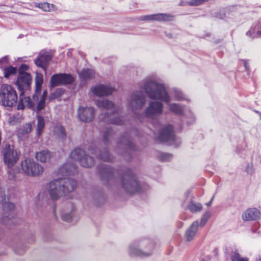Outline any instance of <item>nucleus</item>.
I'll return each instance as SVG.
<instances>
[{
    "mask_svg": "<svg viewBox=\"0 0 261 261\" xmlns=\"http://www.w3.org/2000/svg\"><path fill=\"white\" fill-rule=\"evenodd\" d=\"M146 101L145 97L140 91H137L133 94L129 100L128 107L135 111L141 108Z\"/></svg>",
    "mask_w": 261,
    "mask_h": 261,
    "instance_id": "8",
    "label": "nucleus"
},
{
    "mask_svg": "<svg viewBox=\"0 0 261 261\" xmlns=\"http://www.w3.org/2000/svg\"><path fill=\"white\" fill-rule=\"evenodd\" d=\"M73 81V78L67 74H56L53 75L50 80L51 87H55L59 85L70 84Z\"/></svg>",
    "mask_w": 261,
    "mask_h": 261,
    "instance_id": "10",
    "label": "nucleus"
},
{
    "mask_svg": "<svg viewBox=\"0 0 261 261\" xmlns=\"http://www.w3.org/2000/svg\"><path fill=\"white\" fill-rule=\"evenodd\" d=\"M18 108L19 109H22V108H21V106H20V103H19V105H18Z\"/></svg>",
    "mask_w": 261,
    "mask_h": 261,
    "instance_id": "50",
    "label": "nucleus"
},
{
    "mask_svg": "<svg viewBox=\"0 0 261 261\" xmlns=\"http://www.w3.org/2000/svg\"><path fill=\"white\" fill-rule=\"evenodd\" d=\"M123 187L129 193L133 194L140 190V186L134 178L125 179L122 181Z\"/></svg>",
    "mask_w": 261,
    "mask_h": 261,
    "instance_id": "15",
    "label": "nucleus"
},
{
    "mask_svg": "<svg viewBox=\"0 0 261 261\" xmlns=\"http://www.w3.org/2000/svg\"><path fill=\"white\" fill-rule=\"evenodd\" d=\"M261 218V207L250 208L246 210L242 214L244 221H252Z\"/></svg>",
    "mask_w": 261,
    "mask_h": 261,
    "instance_id": "12",
    "label": "nucleus"
},
{
    "mask_svg": "<svg viewBox=\"0 0 261 261\" xmlns=\"http://www.w3.org/2000/svg\"><path fill=\"white\" fill-rule=\"evenodd\" d=\"M105 154L106 155V156H101V159H102L104 161H108L109 160V158L108 156V155H109L108 152H106L105 153Z\"/></svg>",
    "mask_w": 261,
    "mask_h": 261,
    "instance_id": "42",
    "label": "nucleus"
},
{
    "mask_svg": "<svg viewBox=\"0 0 261 261\" xmlns=\"http://www.w3.org/2000/svg\"><path fill=\"white\" fill-rule=\"evenodd\" d=\"M256 36L261 37V30L256 31Z\"/></svg>",
    "mask_w": 261,
    "mask_h": 261,
    "instance_id": "45",
    "label": "nucleus"
},
{
    "mask_svg": "<svg viewBox=\"0 0 261 261\" xmlns=\"http://www.w3.org/2000/svg\"><path fill=\"white\" fill-rule=\"evenodd\" d=\"M47 95L46 90L44 91L42 94L39 93L35 92V94L31 98L30 97H25L21 99V102L25 107L36 109L37 111L43 109L45 105V99Z\"/></svg>",
    "mask_w": 261,
    "mask_h": 261,
    "instance_id": "5",
    "label": "nucleus"
},
{
    "mask_svg": "<svg viewBox=\"0 0 261 261\" xmlns=\"http://www.w3.org/2000/svg\"><path fill=\"white\" fill-rule=\"evenodd\" d=\"M94 72L92 69H83L80 73L79 76L80 79L83 80L90 79L94 77Z\"/></svg>",
    "mask_w": 261,
    "mask_h": 261,
    "instance_id": "23",
    "label": "nucleus"
},
{
    "mask_svg": "<svg viewBox=\"0 0 261 261\" xmlns=\"http://www.w3.org/2000/svg\"><path fill=\"white\" fill-rule=\"evenodd\" d=\"M32 130L31 123H27L18 129V134L19 137L29 133Z\"/></svg>",
    "mask_w": 261,
    "mask_h": 261,
    "instance_id": "27",
    "label": "nucleus"
},
{
    "mask_svg": "<svg viewBox=\"0 0 261 261\" xmlns=\"http://www.w3.org/2000/svg\"><path fill=\"white\" fill-rule=\"evenodd\" d=\"M55 133L60 138H63L65 136L64 129L60 125H58L55 127Z\"/></svg>",
    "mask_w": 261,
    "mask_h": 261,
    "instance_id": "33",
    "label": "nucleus"
},
{
    "mask_svg": "<svg viewBox=\"0 0 261 261\" xmlns=\"http://www.w3.org/2000/svg\"><path fill=\"white\" fill-rule=\"evenodd\" d=\"M32 82V77L30 74L20 71L17 78L16 84L20 90H28Z\"/></svg>",
    "mask_w": 261,
    "mask_h": 261,
    "instance_id": "11",
    "label": "nucleus"
},
{
    "mask_svg": "<svg viewBox=\"0 0 261 261\" xmlns=\"http://www.w3.org/2000/svg\"><path fill=\"white\" fill-rule=\"evenodd\" d=\"M244 66H245V68H246L247 66H246V62H244Z\"/></svg>",
    "mask_w": 261,
    "mask_h": 261,
    "instance_id": "51",
    "label": "nucleus"
},
{
    "mask_svg": "<svg viewBox=\"0 0 261 261\" xmlns=\"http://www.w3.org/2000/svg\"><path fill=\"white\" fill-rule=\"evenodd\" d=\"M161 159L165 161H169L171 159V155L169 153H163L161 155Z\"/></svg>",
    "mask_w": 261,
    "mask_h": 261,
    "instance_id": "40",
    "label": "nucleus"
},
{
    "mask_svg": "<svg viewBox=\"0 0 261 261\" xmlns=\"http://www.w3.org/2000/svg\"><path fill=\"white\" fill-rule=\"evenodd\" d=\"M28 69V66L26 65H22L20 67V70H27Z\"/></svg>",
    "mask_w": 261,
    "mask_h": 261,
    "instance_id": "43",
    "label": "nucleus"
},
{
    "mask_svg": "<svg viewBox=\"0 0 261 261\" xmlns=\"http://www.w3.org/2000/svg\"><path fill=\"white\" fill-rule=\"evenodd\" d=\"M154 247L152 244L145 242H135L132 244L128 249L131 256L146 257L150 256L153 252Z\"/></svg>",
    "mask_w": 261,
    "mask_h": 261,
    "instance_id": "4",
    "label": "nucleus"
},
{
    "mask_svg": "<svg viewBox=\"0 0 261 261\" xmlns=\"http://www.w3.org/2000/svg\"><path fill=\"white\" fill-rule=\"evenodd\" d=\"M15 119V117H11L10 118V120H9V122L12 124H14V123H13L12 121L14 120Z\"/></svg>",
    "mask_w": 261,
    "mask_h": 261,
    "instance_id": "46",
    "label": "nucleus"
},
{
    "mask_svg": "<svg viewBox=\"0 0 261 261\" xmlns=\"http://www.w3.org/2000/svg\"><path fill=\"white\" fill-rule=\"evenodd\" d=\"M51 153L46 150L40 151L36 153V159L41 162L45 163L49 161L51 158Z\"/></svg>",
    "mask_w": 261,
    "mask_h": 261,
    "instance_id": "19",
    "label": "nucleus"
},
{
    "mask_svg": "<svg viewBox=\"0 0 261 261\" xmlns=\"http://www.w3.org/2000/svg\"><path fill=\"white\" fill-rule=\"evenodd\" d=\"M45 125V122L43 118L41 116H38L37 117V131L38 135H40L44 128Z\"/></svg>",
    "mask_w": 261,
    "mask_h": 261,
    "instance_id": "30",
    "label": "nucleus"
},
{
    "mask_svg": "<svg viewBox=\"0 0 261 261\" xmlns=\"http://www.w3.org/2000/svg\"><path fill=\"white\" fill-rule=\"evenodd\" d=\"M250 33V31H249V32H247V35H248Z\"/></svg>",
    "mask_w": 261,
    "mask_h": 261,
    "instance_id": "53",
    "label": "nucleus"
},
{
    "mask_svg": "<svg viewBox=\"0 0 261 261\" xmlns=\"http://www.w3.org/2000/svg\"><path fill=\"white\" fill-rule=\"evenodd\" d=\"M8 62V57H5L0 59V68L4 67V64H7Z\"/></svg>",
    "mask_w": 261,
    "mask_h": 261,
    "instance_id": "41",
    "label": "nucleus"
},
{
    "mask_svg": "<svg viewBox=\"0 0 261 261\" xmlns=\"http://www.w3.org/2000/svg\"><path fill=\"white\" fill-rule=\"evenodd\" d=\"M158 140L163 142H170L174 140V136L172 127L168 125L164 127L157 137Z\"/></svg>",
    "mask_w": 261,
    "mask_h": 261,
    "instance_id": "14",
    "label": "nucleus"
},
{
    "mask_svg": "<svg viewBox=\"0 0 261 261\" xmlns=\"http://www.w3.org/2000/svg\"><path fill=\"white\" fill-rule=\"evenodd\" d=\"M76 186V182L73 179L60 178L50 181L46 186V190L51 198L57 200L72 192Z\"/></svg>",
    "mask_w": 261,
    "mask_h": 261,
    "instance_id": "2",
    "label": "nucleus"
},
{
    "mask_svg": "<svg viewBox=\"0 0 261 261\" xmlns=\"http://www.w3.org/2000/svg\"><path fill=\"white\" fill-rule=\"evenodd\" d=\"M231 261H247V259L241 258L237 253H233L231 256Z\"/></svg>",
    "mask_w": 261,
    "mask_h": 261,
    "instance_id": "38",
    "label": "nucleus"
},
{
    "mask_svg": "<svg viewBox=\"0 0 261 261\" xmlns=\"http://www.w3.org/2000/svg\"><path fill=\"white\" fill-rule=\"evenodd\" d=\"M0 202L3 203V208L4 210L5 209H10L11 210L14 208V205L11 202H7L6 197H4V199L3 198L0 197Z\"/></svg>",
    "mask_w": 261,
    "mask_h": 261,
    "instance_id": "34",
    "label": "nucleus"
},
{
    "mask_svg": "<svg viewBox=\"0 0 261 261\" xmlns=\"http://www.w3.org/2000/svg\"><path fill=\"white\" fill-rule=\"evenodd\" d=\"M260 118H261V114H260Z\"/></svg>",
    "mask_w": 261,
    "mask_h": 261,
    "instance_id": "54",
    "label": "nucleus"
},
{
    "mask_svg": "<svg viewBox=\"0 0 261 261\" xmlns=\"http://www.w3.org/2000/svg\"><path fill=\"white\" fill-rule=\"evenodd\" d=\"M163 107V104L160 102L150 101L145 110V115L148 118H153L162 113Z\"/></svg>",
    "mask_w": 261,
    "mask_h": 261,
    "instance_id": "9",
    "label": "nucleus"
},
{
    "mask_svg": "<svg viewBox=\"0 0 261 261\" xmlns=\"http://www.w3.org/2000/svg\"><path fill=\"white\" fill-rule=\"evenodd\" d=\"M80 163L83 167H90L93 165L94 160L91 156L84 155V156L80 159Z\"/></svg>",
    "mask_w": 261,
    "mask_h": 261,
    "instance_id": "25",
    "label": "nucleus"
},
{
    "mask_svg": "<svg viewBox=\"0 0 261 261\" xmlns=\"http://www.w3.org/2000/svg\"><path fill=\"white\" fill-rule=\"evenodd\" d=\"M3 158L5 165L8 168H12L17 162L18 155L13 146H6L3 150Z\"/></svg>",
    "mask_w": 261,
    "mask_h": 261,
    "instance_id": "7",
    "label": "nucleus"
},
{
    "mask_svg": "<svg viewBox=\"0 0 261 261\" xmlns=\"http://www.w3.org/2000/svg\"><path fill=\"white\" fill-rule=\"evenodd\" d=\"M143 88L150 98L159 99L166 102L167 108L170 112L179 115L184 114L186 108L176 103H170L171 97L168 95L162 84L150 80L144 84Z\"/></svg>",
    "mask_w": 261,
    "mask_h": 261,
    "instance_id": "1",
    "label": "nucleus"
},
{
    "mask_svg": "<svg viewBox=\"0 0 261 261\" xmlns=\"http://www.w3.org/2000/svg\"><path fill=\"white\" fill-rule=\"evenodd\" d=\"M62 219L68 222L75 223L77 221L78 218L72 212H66L62 215Z\"/></svg>",
    "mask_w": 261,
    "mask_h": 261,
    "instance_id": "22",
    "label": "nucleus"
},
{
    "mask_svg": "<svg viewBox=\"0 0 261 261\" xmlns=\"http://www.w3.org/2000/svg\"><path fill=\"white\" fill-rule=\"evenodd\" d=\"M207 1L208 0H189L187 3L188 5L190 6H197Z\"/></svg>",
    "mask_w": 261,
    "mask_h": 261,
    "instance_id": "36",
    "label": "nucleus"
},
{
    "mask_svg": "<svg viewBox=\"0 0 261 261\" xmlns=\"http://www.w3.org/2000/svg\"><path fill=\"white\" fill-rule=\"evenodd\" d=\"M21 169L27 175L37 176L43 171V167L33 159H25L21 162Z\"/></svg>",
    "mask_w": 261,
    "mask_h": 261,
    "instance_id": "6",
    "label": "nucleus"
},
{
    "mask_svg": "<svg viewBox=\"0 0 261 261\" xmlns=\"http://www.w3.org/2000/svg\"><path fill=\"white\" fill-rule=\"evenodd\" d=\"M257 261H261V253L258 255Z\"/></svg>",
    "mask_w": 261,
    "mask_h": 261,
    "instance_id": "48",
    "label": "nucleus"
},
{
    "mask_svg": "<svg viewBox=\"0 0 261 261\" xmlns=\"http://www.w3.org/2000/svg\"><path fill=\"white\" fill-rule=\"evenodd\" d=\"M213 198H214V197H212V198L211 199V201H210L209 202H208V203H207L206 204V205L209 206V205H211V202H212V200H213Z\"/></svg>",
    "mask_w": 261,
    "mask_h": 261,
    "instance_id": "47",
    "label": "nucleus"
},
{
    "mask_svg": "<svg viewBox=\"0 0 261 261\" xmlns=\"http://www.w3.org/2000/svg\"><path fill=\"white\" fill-rule=\"evenodd\" d=\"M84 155L85 152L84 150L76 148L71 152L70 156L72 159L80 162V159H81Z\"/></svg>",
    "mask_w": 261,
    "mask_h": 261,
    "instance_id": "24",
    "label": "nucleus"
},
{
    "mask_svg": "<svg viewBox=\"0 0 261 261\" xmlns=\"http://www.w3.org/2000/svg\"><path fill=\"white\" fill-rule=\"evenodd\" d=\"M78 116L80 119L85 122L91 121L94 116V111L91 107H80L78 109Z\"/></svg>",
    "mask_w": 261,
    "mask_h": 261,
    "instance_id": "13",
    "label": "nucleus"
},
{
    "mask_svg": "<svg viewBox=\"0 0 261 261\" xmlns=\"http://www.w3.org/2000/svg\"><path fill=\"white\" fill-rule=\"evenodd\" d=\"M17 69L12 66H8L4 69V76L6 78L9 77L10 76L14 75L17 73Z\"/></svg>",
    "mask_w": 261,
    "mask_h": 261,
    "instance_id": "29",
    "label": "nucleus"
},
{
    "mask_svg": "<svg viewBox=\"0 0 261 261\" xmlns=\"http://www.w3.org/2000/svg\"><path fill=\"white\" fill-rule=\"evenodd\" d=\"M64 91L61 89H58L56 91L52 93L50 96L51 99L57 98L63 94Z\"/></svg>",
    "mask_w": 261,
    "mask_h": 261,
    "instance_id": "35",
    "label": "nucleus"
},
{
    "mask_svg": "<svg viewBox=\"0 0 261 261\" xmlns=\"http://www.w3.org/2000/svg\"><path fill=\"white\" fill-rule=\"evenodd\" d=\"M114 89L108 86L97 85L91 88L92 93L98 96H107L112 93Z\"/></svg>",
    "mask_w": 261,
    "mask_h": 261,
    "instance_id": "16",
    "label": "nucleus"
},
{
    "mask_svg": "<svg viewBox=\"0 0 261 261\" xmlns=\"http://www.w3.org/2000/svg\"><path fill=\"white\" fill-rule=\"evenodd\" d=\"M111 122L113 123L119 124L120 123V121L117 119L116 120H113L111 121Z\"/></svg>",
    "mask_w": 261,
    "mask_h": 261,
    "instance_id": "44",
    "label": "nucleus"
},
{
    "mask_svg": "<svg viewBox=\"0 0 261 261\" xmlns=\"http://www.w3.org/2000/svg\"><path fill=\"white\" fill-rule=\"evenodd\" d=\"M149 19L158 21H169L172 20L173 16L169 14L159 13L148 16Z\"/></svg>",
    "mask_w": 261,
    "mask_h": 261,
    "instance_id": "20",
    "label": "nucleus"
},
{
    "mask_svg": "<svg viewBox=\"0 0 261 261\" xmlns=\"http://www.w3.org/2000/svg\"><path fill=\"white\" fill-rule=\"evenodd\" d=\"M96 105L97 107L107 110L113 107L112 102L105 99L97 101Z\"/></svg>",
    "mask_w": 261,
    "mask_h": 261,
    "instance_id": "26",
    "label": "nucleus"
},
{
    "mask_svg": "<svg viewBox=\"0 0 261 261\" xmlns=\"http://www.w3.org/2000/svg\"><path fill=\"white\" fill-rule=\"evenodd\" d=\"M198 226V222L195 221L187 230L185 234V238L187 241H191L194 239L197 230Z\"/></svg>",
    "mask_w": 261,
    "mask_h": 261,
    "instance_id": "18",
    "label": "nucleus"
},
{
    "mask_svg": "<svg viewBox=\"0 0 261 261\" xmlns=\"http://www.w3.org/2000/svg\"><path fill=\"white\" fill-rule=\"evenodd\" d=\"M66 172H67L68 173H70L71 172L70 171H67V170H66Z\"/></svg>",
    "mask_w": 261,
    "mask_h": 261,
    "instance_id": "52",
    "label": "nucleus"
},
{
    "mask_svg": "<svg viewBox=\"0 0 261 261\" xmlns=\"http://www.w3.org/2000/svg\"><path fill=\"white\" fill-rule=\"evenodd\" d=\"M43 83V77L41 74L37 73L35 76L36 92L40 93Z\"/></svg>",
    "mask_w": 261,
    "mask_h": 261,
    "instance_id": "28",
    "label": "nucleus"
},
{
    "mask_svg": "<svg viewBox=\"0 0 261 261\" xmlns=\"http://www.w3.org/2000/svg\"><path fill=\"white\" fill-rule=\"evenodd\" d=\"M35 6L45 12H51L56 10L55 5L48 3H36Z\"/></svg>",
    "mask_w": 261,
    "mask_h": 261,
    "instance_id": "21",
    "label": "nucleus"
},
{
    "mask_svg": "<svg viewBox=\"0 0 261 261\" xmlns=\"http://www.w3.org/2000/svg\"><path fill=\"white\" fill-rule=\"evenodd\" d=\"M210 217V213L209 212H206L205 213L201 219L200 225L201 226L204 225Z\"/></svg>",
    "mask_w": 261,
    "mask_h": 261,
    "instance_id": "37",
    "label": "nucleus"
},
{
    "mask_svg": "<svg viewBox=\"0 0 261 261\" xmlns=\"http://www.w3.org/2000/svg\"><path fill=\"white\" fill-rule=\"evenodd\" d=\"M65 168L64 167H63L61 169V172H62V173H63V171L65 170Z\"/></svg>",
    "mask_w": 261,
    "mask_h": 261,
    "instance_id": "49",
    "label": "nucleus"
},
{
    "mask_svg": "<svg viewBox=\"0 0 261 261\" xmlns=\"http://www.w3.org/2000/svg\"><path fill=\"white\" fill-rule=\"evenodd\" d=\"M17 95L16 91L7 84H3L0 88V103L5 107H11L16 103Z\"/></svg>",
    "mask_w": 261,
    "mask_h": 261,
    "instance_id": "3",
    "label": "nucleus"
},
{
    "mask_svg": "<svg viewBox=\"0 0 261 261\" xmlns=\"http://www.w3.org/2000/svg\"><path fill=\"white\" fill-rule=\"evenodd\" d=\"M51 59V56L47 51H41L35 61L37 66L44 68L46 64Z\"/></svg>",
    "mask_w": 261,
    "mask_h": 261,
    "instance_id": "17",
    "label": "nucleus"
},
{
    "mask_svg": "<svg viewBox=\"0 0 261 261\" xmlns=\"http://www.w3.org/2000/svg\"><path fill=\"white\" fill-rule=\"evenodd\" d=\"M188 209L193 213L198 212L202 210V205L199 203L191 202L188 206Z\"/></svg>",
    "mask_w": 261,
    "mask_h": 261,
    "instance_id": "31",
    "label": "nucleus"
},
{
    "mask_svg": "<svg viewBox=\"0 0 261 261\" xmlns=\"http://www.w3.org/2000/svg\"><path fill=\"white\" fill-rule=\"evenodd\" d=\"M231 261H247V259L241 258L237 253H233L231 256Z\"/></svg>",
    "mask_w": 261,
    "mask_h": 261,
    "instance_id": "39",
    "label": "nucleus"
},
{
    "mask_svg": "<svg viewBox=\"0 0 261 261\" xmlns=\"http://www.w3.org/2000/svg\"><path fill=\"white\" fill-rule=\"evenodd\" d=\"M171 94L172 97L176 100H181L185 99L184 95L179 90L174 89L173 93Z\"/></svg>",
    "mask_w": 261,
    "mask_h": 261,
    "instance_id": "32",
    "label": "nucleus"
}]
</instances>
